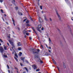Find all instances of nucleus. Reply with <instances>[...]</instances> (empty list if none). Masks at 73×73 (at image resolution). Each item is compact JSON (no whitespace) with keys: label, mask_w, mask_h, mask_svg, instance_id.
<instances>
[{"label":"nucleus","mask_w":73,"mask_h":73,"mask_svg":"<svg viewBox=\"0 0 73 73\" xmlns=\"http://www.w3.org/2000/svg\"><path fill=\"white\" fill-rule=\"evenodd\" d=\"M63 67L64 68H66V66H65V63H64L63 62Z\"/></svg>","instance_id":"dca6fc26"},{"label":"nucleus","mask_w":73,"mask_h":73,"mask_svg":"<svg viewBox=\"0 0 73 73\" xmlns=\"http://www.w3.org/2000/svg\"><path fill=\"white\" fill-rule=\"evenodd\" d=\"M22 49V48L21 47H19V50H21Z\"/></svg>","instance_id":"aec40b11"},{"label":"nucleus","mask_w":73,"mask_h":73,"mask_svg":"<svg viewBox=\"0 0 73 73\" xmlns=\"http://www.w3.org/2000/svg\"><path fill=\"white\" fill-rule=\"evenodd\" d=\"M1 12H2V13H3V12L4 11H3V10L2 9H1Z\"/></svg>","instance_id":"c756f323"},{"label":"nucleus","mask_w":73,"mask_h":73,"mask_svg":"<svg viewBox=\"0 0 73 73\" xmlns=\"http://www.w3.org/2000/svg\"><path fill=\"white\" fill-rule=\"evenodd\" d=\"M27 31H26L25 30H24L23 32V33L24 34V35H25L26 34V33H27Z\"/></svg>","instance_id":"f8f14e48"},{"label":"nucleus","mask_w":73,"mask_h":73,"mask_svg":"<svg viewBox=\"0 0 73 73\" xmlns=\"http://www.w3.org/2000/svg\"><path fill=\"white\" fill-rule=\"evenodd\" d=\"M7 47L6 46H4V49L5 50H7Z\"/></svg>","instance_id":"f3484780"},{"label":"nucleus","mask_w":73,"mask_h":73,"mask_svg":"<svg viewBox=\"0 0 73 73\" xmlns=\"http://www.w3.org/2000/svg\"><path fill=\"white\" fill-rule=\"evenodd\" d=\"M49 40L50 42H51V40H50V38H49Z\"/></svg>","instance_id":"09e8293b"},{"label":"nucleus","mask_w":73,"mask_h":73,"mask_svg":"<svg viewBox=\"0 0 73 73\" xmlns=\"http://www.w3.org/2000/svg\"><path fill=\"white\" fill-rule=\"evenodd\" d=\"M56 14L57 15L58 17V18H59V20H60V21H61V17H60V15H59V14L58 13V12H57V10H56Z\"/></svg>","instance_id":"20e7f679"},{"label":"nucleus","mask_w":73,"mask_h":73,"mask_svg":"<svg viewBox=\"0 0 73 73\" xmlns=\"http://www.w3.org/2000/svg\"><path fill=\"white\" fill-rule=\"evenodd\" d=\"M54 62V64H56V62H55V61L54 62Z\"/></svg>","instance_id":"603ef678"},{"label":"nucleus","mask_w":73,"mask_h":73,"mask_svg":"<svg viewBox=\"0 0 73 73\" xmlns=\"http://www.w3.org/2000/svg\"><path fill=\"white\" fill-rule=\"evenodd\" d=\"M39 57L38 56H36L35 55V58H36L37 60L39 58Z\"/></svg>","instance_id":"9b49d317"},{"label":"nucleus","mask_w":73,"mask_h":73,"mask_svg":"<svg viewBox=\"0 0 73 73\" xmlns=\"http://www.w3.org/2000/svg\"><path fill=\"white\" fill-rule=\"evenodd\" d=\"M44 18L45 20L46 21H48V20L46 19V15H44Z\"/></svg>","instance_id":"9d476101"},{"label":"nucleus","mask_w":73,"mask_h":73,"mask_svg":"<svg viewBox=\"0 0 73 73\" xmlns=\"http://www.w3.org/2000/svg\"><path fill=\"white\" fill-rule=\"evenodd\" d=\"M8 72L9 73H10V70H8Z\"/></svg>","instance_id":"5fc2aeb1"},{"label":"nucleus","mask_w":73,"mask_h":73,"mask_svg":"<svg viewBox=\"0 0 73 73\" xmlns=\"http://www.w3.org/2000/svg\"><path fill=\"white\" fill-rule=\"evenodd\" d=\"M39 70H40V69H37L36 70V72H38V71H39Z\"/></svg>","instance_id":"c85d7f7f"},{"label":"nucleus","mask_w":73,"mask_h":73,"mask_svg":"<svg viewBox=\"0 0 73 73\" xmlns=\"http://www.w3.org/2000/svg\"><path fill=\"white\" fill-rule=\"evenodd\" d=\"M23 53L21 52H20L19 54V56H21V55Z\"/></svg>","instance_id":"2eb2a0df"},{"label":"nucleus","mask_w":73,"mask_h":73,"mask_svg":"<svg viewBox=\"0 0 73 73\" xmlns=\"http://www.w3.org/2000/svg\"><path fill=\"white\" fill-rule=\"evenodd\" d=\"M30 18L31 21H33V19H32V17H30Z\"/></svg>","instance_id":"58836bf2"},{"label":"nucleus","mask_w":73,"mask_h":73,"mask_svg":"<svg viewBox=\"0 0 73 73\" xmlns=\"http://www.w3.org/2000/svg\"><path fill=\"white\" fill-rule=\"evenodd\" d=\"M15 57H16L17 58H18V56H17V54H15Z\"/></svg>","instance_id":"4be33fe9"},{"label":"nucleus","mask_w":73,"mask_h":73,"mask_svg":"<svg viewBox=\"0 0 73 73\" xmlns=\"http://www.w3.org/2000/svg\"><path fill=\"white\" fill-rule=\"evenodd\" d=\"M29 23V21L28 20L26 22V24H28V23Z\"/></svg>","instance_id":"5701e85b"},{"label":"nucleus","mask_w":73,"mask_h":73,"mask_svg":"<svg viewBox=\"0 0 73 73\" xmlns=\"http://www.w3.org/2000/svg\"><path fill=\"white\" fill-rule=\"evenodd\" d=\"M33 50H34V49L32 48L30 49V51H31V52H33V54H35V55H36V54H38V52H34L33 51Z\"/></svg>","instance_id":"f03ea898"},{"label":"nucleus","mask_w":73,"mask_h":73,"mask_svg":"<svg viewBox=\"0 0 73 73\" xmlns=\"http://www.w3.org/2000/svg\"><path fill=\"white\" fill-rule=\"evenodd\" d=\"M12 3H13V4H14V5H15V0H13L12 1Z\"/></svg>","instance_id":"4468645a"},{"label":"nucleus","mask_w":73,"mask_h":73,"mask_svg":"<svg viewBox=\"0 0 73 73\" xmlns=\"http://www.w3.org/2000/svg\"><path fill=\"white\" fill-rule=\"evenodd\" d=\"M39 21L40 23H41L42 22V20L41 19V17H39Z\"/></svg>","instance_id":"6e6552de"},{"label":"nucleus","mask_w":73,"mask_h":73,"mask_svg":"<svg viewBox=\"0 0 73 73\" xmlns=\"http://www.w3.org/2000/svg\"><path fill=\"white\" fill-rule=\"evenodd\" d=\"M25 58V57H23V58L21 57V60H24Z\"/></svg>","instance_id":"6ab92c4d"},{"label":"nucleus","mask_w":73,"mask_h":73,"mask_svg":"<svg viewBox=\"0 0 73 73\" xmlns=\"http://www.w3.org/2000/svg\"><path fill=\"white\" fill-rule=\"evenodd\" d=\"M15 69H16L17 70V68L16 67H15Z\"/></svg>","instance_id":"4d7b16f0"},{"label":"nucleus","mask_w":73,"mask_h":73,"mask_svg":"<svg viewBox=\"0 0 73 73\" xmlns=\"http://www.w3.org/2000/svg\"><path fill=\"white\" fill-rule=\"evenodd\" d=\"M27 19H24V20H23V21H24V22L25 21L27 20Z\"/></svg>","instance_id":"ea45409f"},{"label":"nucleus","mask_w":73,"mask_h":73,"mask_svg":"<svg viewBox=\"0 0 73 73\" xmlns=\"http://www.w3.org/2000/svg\"><path fill=\"white\" fill-rule=\"evenodd\" d=\"M40 8L41 9H42V6H40Z\"/></svg>","instance_id":"7c9ffc66"},{"label":"nucleus","mask_w":73,"mask_h":73,"mask_svg":"<svg viewBox=\"0 0 73 73\" xmlns=\"http://www.w3.org/2000/svg\"><path fill=\"white\" fill-rule=\"evenodd\" d=\"M38 52H40V50L39 49H38L37 50Z\"/></svg>","instance_id":"6e6d98bb"},{"label":"nucleus","mask_w":73,"mask_h":73,"mask_svg":"<svg viewBox=\"0 0 73 73\" xmlns=\"http://www.w3.org/2000/svg\"><path fill=\"white\" fill-rule=\"evenodd\" d=\"M3 56L4 57H5V58H8V56L7 55H3Z\"/></svg>","instance_id":"412c9836"},{"label":"nucleus","mask_w":73,"mask_h":73,"mask_svg":"<svg viewBox=\"0 0 73 73\" xmlns=\"http://www.w3.org/2000/svg\"><path fill=\"white\" fill-rule=\"evenodd\" d=\"M34 32H35V33H36V34L37 35V32H36L35 31H34Z\"/></svg>","instance_id":"de8ad7c7"},{"label":"nucleus","mask_w":73,"mask_h":73,"mask_svg":"<svg viewBox=\"0 0 73 73\" xmlns=\"http://www.w3.org/2000/svg\"><path fill=\"white\" fill-rule=\"evenodd\" d=\"M57 68L58 69V70L59 72H60V69H59V67H58V66H57Z\"/></svg>","instance_id":"393cba45"},{"label":"nucleus","mask_w":73,"mask_h":73,"mask_svg":"<svg viewBox=\"0 0 73 73\" xmlns=\"http://www.w3.org/2000/svg\"><path fill=\"white\" fill-rule=\"evenodd\" d=\"M32 66L33 68V69H37V66H36V65H33Z\"/></svg>","instance_id":"0eeeda50"},{"label":"nucleus","mask_w":73,"mask_h":73,"mask_svg":"<svg viewBox=\"0 0 73 73\" xmlns=\"http://www.w3.org/2000/svg\"><path fill=\"white\" fill-rule=\"evenodd\" d=\"M32 29L33 30V31H35V29H34V27H32Z\"/></svg>","instance_id":"e433bc0d"},{"label":"nucleus","mask_w":73,"mask_h":73,"mask_svg":"<svg viewBox=\"0 0 73 73\" xmlns=\"http://www.w3.org/2000/svg\"><path fill=\"white\" fill-rule=\"evenodd\" d=\"M24 37L25 38H26L27 37V35H25Z\"/></svg>","instance_id":"0e129e2a"},{"label":"nucleus","mask_w":73,"mask_h":73,"mask_svg":"<svg viewBox=\"0 0 73 73\" xmlns=\"http://www.w3.org/2000/svg\"><path fill=\"white\" fill-rule=\"evenodd\" d=\"M48 52H50V53H51V51H50V50H48Z\"/></svg>","instance_id":"a18cd8bd"},{"label":"nucleus","mask_w":73,"mask_h":73,"mask_svg":"<svg viewBox=\"0 0 73 73\" xmlns=\"http://www.w3.org/2000/svg\"><path fill=\"white\" fill-rule=\"evenodd\" d=\"M12 32L13 34H15V33H14V32H13V31H12Z\"/></svg>","instance_id":"69168bd1"},{"label":"nucleus","mask_w":73,"mask_h":73,"mask_svg":"<svg viewBox=\"0 0 73 73\" xmlns=\"http://www.w3.org/2000/svg\"><path fill=\"white\" fill-rule=\"evenodd\" d=\"M60 44L62 46H63V45L62 44V43L61 42H60Z\"/></svg>","instance_id":"f704fd0d"},{"label":"nucleus","mask_w":73,"mask_h":73,"mask_svg":"<svg viewBox=\"0 0 73 73\" xmlns=\"http://www.w3.org/2000/svg\"><path fill=\"white\" fill-rule=\"evenodd\" d=\"M42 12V13H44V12L43 11H42V12Z\"/></svg>","instance_id":"338daca9"},{"label":"nucleus","mask_w":73,"mask_h":73,"mask_svg":"<svg viewBox=\"0 0 73 73\" xmlns=\"http://www.w3.org/2000/svg\"><path fill=\"white\" fill-rule=\"evenodd\" d=\"M0 3H3V0H0Z\"/></svg>","instance_id":"4c0bfd02"},{"label":"nucleus","mask_w":73,"mask_h":73,"mask_svg":"<svg viewBox=\"0 0 73 73\" xmlns=\"http://www.w3.org/2000/svg\"><path fill=\"white\" fill-rule=\"evenodd\" d=\"M27 26H29V25L27 24Z\"/></svg>","instance_id":"bf43d9fd"},{"label":"nucleus","mask_w":73,"mask_h":73,"mask_svg":"<svg viewBox=\"0 0 73 73\" xmlns=\"http://www.w3.org/2000/svg\"><path fill=\"white\" fill-rule=\"evenodd\" d=\"M7 45H8V46H9V43H7Z\"/></svg>","instance_id":"13d9d810"},{"label":"nucleus","mask_w":73,"mask_h":73,"mask_svg":"<svg viewBox=\"0 0 73 73\" xmlns=\"http://www.w3.org/2000/svg\"><path fill=\"white\" fill-rule=\"evenodd\" d=\"M25 62L26 63H27V64H28V63H29V62L27 61H26Z\"/></svg>","instance_id":"c03bdc74"},{"label":"nucleus","mask_w":73,"mask_h":73,"mask_svg":"<svg viewBox=\"0 0 73 73\" xmlns=\"http://www.w3.org/2000/svg\"><path fill=\"white\" fill-rule=\"evenodd\" d=\"M7 66L8 69H9V66L8 64L7 65Z\"/></svg>","instance_id":"72a5a7b5"},{"label":"nucleus","mask_w":73,"mask_h":73,"mask_svg":"<svg viewBox=\"0 0 73 73\" xmlns=\"http://www.w3.org/2000/svg\"><path fill=\"white\" fill-rule=\"evenodd\" d=\"M15 9L17 10V9H18V7H15Z\"/></svg>","instance_id":"a878e982"},{"label":"nucleus","mask_w":73,"mask_h":73,"mask_svg":"<svg viewBox=\"0 0 73 73\" xmlns=\"http://www.w3.org/2000/svg\"><path fill=\"white\" fill-rule=\"evenodd\" d=\"M12 20L13 21V24L14 26H15V20H14V19H13V18H12Z\"/></svg>","instance_id":"1a4fd4ad"},{"label":"nucleus","mask_w":73,"mask_h":73,"mask_svg":"<svg viewBox=\"0 0 73 73\" xmlns=\"http://www.w3.org/2000/svg\"><path fill=\"white\" fill-rule=\"evenodd\" d=\"M37 61H38V62H40V63H43V62H42V60H41V59H40V57L39 58H38L37 60Z\"/></svg>","instance_id":"423d86ee"},{"label":"nucleus","mask_w":73,"mask_h":73,"mask_svg":"<svg viewBox=\"0 0 73 73\" xmlns=\"http://www.w3.org/2000/svg\"><path fill=\"white\" fill-rule=\"evenodd\" d=\"M8 36H7V37L9 38H11V36H11V34H9Z\"/></svg>","instance_id":"a211bd4d"},{"label":"nucleus","mask_w":73,"mask_h":73,"mask_svg":"<svg viewBox=\"0 0 73 73\" xmlns=\"http://www.w3.org/2000/svg\"><path fill=\"white\" fill-rule=\"evenodd\" d=\"M2 18L3 21H5V20H4V18H3V17H2Z\"/></svg>","instance_id":"37998d69"},{"label":"nucleus","mask_w":73,"mask_h":73,"mask_svg":"<svg viewBox=\"0 0 73 73\" xmlns=\"http://www.w3.org/2000/svg\"><path fill=\"white\" fill-rule=\"evenodd\" d=\"M0 41H1V42H3V41L1 39H0Z\"/></svg>","instance_id":"c9c22d12"},{"label":"nucleus","mask_w":73,"mask_h":73,"mask_svg":"<svg viewBox=\"0 0 73 73\" xmlns=\"http://www.w3.org/2000/svg\"><path fill=\"white\" fill-rule=\"evenodd\" d=\"M49 44H52V42H51H51L50 41Z\"/></svg>","instance_id":"680f3d73"},{"label":"nucleus","mask_w":73,"mask_h":73,"mask_svg":"<svg viewBox=\"0 0 73 73\" xmlns=\"http://www.w3.org/2000/svg\"><path fill=\"white\" fill-rule=\"evenodd\" d=\"M21 45V43L19 42V46H20Z\"/></svg>","instance_id":"473e14b6"},{"label":"nucleus","mask_w":73,"mask_h":73,"mask_svg":"<svg viewBox=\"0 0 73 73\" xmlns=\"http://www.w3.org/2000/svg\"><path fill=\"white\" fill-rule=\"evenodd\" d=\"M19 14L20 16H22L23 15V13L21 12H19Z\"/></svg>","instance_id":"ddd939ff"},{"label":"nucleus","mask_w":73,"mask_h":73,"mask_svg":"<svg viewBox=\"0 0 73 73\" xmlns=\"http://www.w3.org/2000/svg\"><path fill=\"white\" fill-rule=\"evenodd\" d=\"M26 34L27 35V36H28V35H29V33H26Z\"/></svg>","instance_id":"a19ab883"},{"label":"nucleus","mask_w":73,"mask_h":73,"mask_svg":"<svg viewBox=\"0 0 73 73\" xmlns=\"http://www.w3.org/2000/svg\"><path fill=\"white\" fill-rule=\"evenodd\" d=\"M9 41L10 44L12 45V46L13 47H11V48H12V49L13 50H14V52H15V50H14V49H13V48H15V46L14 45V43H13V42L12 41L10 40H9Z\"/></svg>","instance_id":"f257e3e1"},{"label":"nucleus","mask_w":73,"mask_h":73,"mask_svg":"<svg viewBox=\"0 0 73 73\" xmlns=\"http://www.w3.org/2000/svg\"><path fill=\"white\" fill-rule=\"evenodd\" d=\"M40 46H41L42 48V49L44 48V46H42V45H41Z\"/></svg>","instance_id":"2f4dec72"},{"label":"nucleus","mask_w":73,"mask_h":73,"mask_svg":"<svg viewBox=\"0 0 73 73\" xmlns=\"http://www.w3.org/2000/svg\"><path fill=\"white\" fill-rule=\"evenodd\" d=\"M41 25H38V27H37V29L39 31V32H41V30H40V29H41Z\"/></svg>","instance_id":"7ed1b4c3"},{"label":"nucleus","mask_w":73,"mask_h":73,"mask_svg":"<svg viewBox=\"0 0 73 73\" xmlns=\"http://www.w3.org/2000/svg\"><path fill=\"white\" fill-rule=\"evenodd\" d=\"M48 48H49V49H51V47H48Z\"/></svg>","instance_id":"8fccbe9b"},{"label":"nucleus","mask_w":73,"mask_h":73,"mask_svg":"<svg viewBox=\"0 0 73 73\" xmlns=\"http://www.w3.org/2000/svg\"><path fill=\"white\" fill-rule=\"evenodd\" d=\"M14 58H15V60H16L17 61H18V60H17V58H16L15 57H14Z\"/></svg>","instance_id":"cd10ccee"},{"label":"nucleus","mask_w":73,"mask_h":73,"mask_svg":"<svg viewBox=\"0 0 73 73\" xmlns=\"http://www.w3.org/2000/svg\"><path fill=\"white\" fill-rule=\"evenodd\" d=\"M20 65H21V66H23V64H22V63H20Z\"/></svg>","instance_id":"052dcab7"},{"label":"nucleus","mask_w":73,"mask_h":73,"mask_svg":"<svg viewBox=\"0 0 73 73\" xmlns=\"http://www.w3.org/2000/svg\"><path fill=\"white\" fill-rule=\"evenodd\" d=\"M4 16H5L6 17V16H7V15L5 14H4Z\"/></svg>","instance_id":"e2e57ef3"},{"label":"nucleus","mask_w":73,"mask_h":73,"mask_svg":"<svg viewBox=\"0 0 73 73\" xmlns=\"http://www.w3.org/2000/svg\"><path fill=\"white\" fill-rule=\"evenodd\" d=\"M43 30H44V28L42 27L41 29V31H43Z\"/></svg>","instance_id":"49530a36"},{"label":"nucleus","mask_w":73,"mask_h":73,"mask_svg":"<svg viewBox=\"0 0 73 73\" xmlns=\"http://www.w3.org/2000/svg\"><path fill=\"white\" fill-rule=\"evenodd\" d=\"M29 39H30V40H32V38L31 37H29Z\"/></svg>","instance_id":"864d4df0"},{"label":"nucleus","mask_w":73,"mask_h":73,"mask_svg":"<svg viewBox=\"0 0 73 73\" xmlns=\"http://www.w3.org/2000/svg\"><path fill=\"white\" fill-rule=\"evenodd\" d=\"M5 23H6L7 24V25H9V24L8 23V22H6Z\"/></svg>","instance_id":"79ce46f5"},{"label":"nucleus","mask_w":73,"mask_h":73,"mask_svg":"<svg viewBox=\"0 0 73 73\" xmlns=\"http://www.w3.org/2000/svg\"><path fill=\"white\" fill-rule=\"evenodd\" d=\"M25 69H26V70L27 72H28V69H27V67H25Z\"/></svg>","instance_id":"b1692460"},{"label":"nucleus","mask_w":73,"mask_h":73,"mask_svg":"<svg viewBox=\"0 0 73 73\" xmlns=\"http://www.w3.org/2000/svg\"><path fill=\"white\" fill-rule=\"evenodd\" d=\"M0 51L1 53H3L4 52V49L3 47L0 46Z\"/></svg>","instance_id":"39448f33"},{"label":"nucleus","mask_w":73,"mask_h":73,"mask_svg":"<svg viewBox=\"0 0 73 73\" xmlns=\"http://www.w3.org/2000/svg\"><path fill=\"white\" fill-rule=\"evenodd\" d=\"M50 21H52V19L50 18Z\"/></svg>","instance_id":"3c124183"},{"label":"nucleus","mask_w":73,"mask_h":73,"mask_svg":"<svg viewBox=\"0 0 73 73\" xmlns=\"http://www.w3.org/2000/svg\"><path fill=\"white\" fill-rule=\"evenodd\" d=\"M52 61H53V62H54V61H54V59H53V60H52Z\"/></svg>","instance_id":"774afa93"},{"label":"nucleus","mask_w":73,"mask_h":73,"mask_svg":"<svg viewBox=\"0 0 73 73\" xmlns=\"http://www.w3.org/2000/svg\"><path fill=\"white\" fill-rule=\"evenodd\" d=\"M45 54L46 56H48V55H49V54H48V53H47V52H46V53H45Z\"/></svg>","instance_id":"bb28decb"}]
</instances>
